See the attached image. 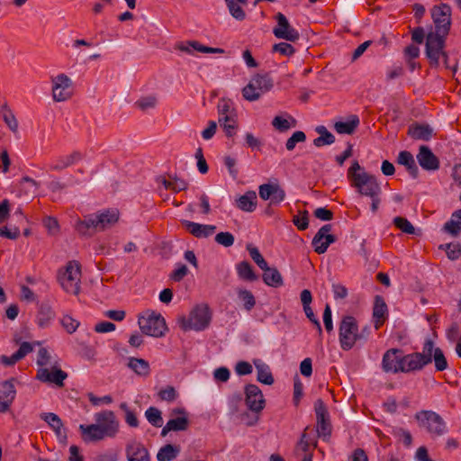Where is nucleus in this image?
<instances>
[{"label":"nucleus","mask_w":461,"mask_h":461,"mask_svg":"<svg viewBox=\"0 0 461 461\" xmlns=\"http://www.w3.org/2000/svg\"><path fill=\"white\" fill-rule=\"evenodd\" d=\"M37 365L40 367H53L59 366V359L50 355L47 348H41L38 351Z\"/></svg>","instance_id":"obj_38"},{"label":"nucleus","mask_w":461,"mask_h":461,"mask_svg":"<svg viewBox=\"0 0 461 461\" xmlns=\"http://www.w3.org/2000/svg\"><path fill=\"white\" fill-rule=\"evenodd\" d=\"M33 350V347L29 342H23L20 345L19 349L14 353V357L16 359H23L25 356L31 353Z\"/></svg>","instance_id":"obj_60"},{"label":"nucleus","mask_w":461,"mask_h":461,"mask_svg":"<svg viewBox=\"0 0 461 461\" xmlns=\"http://www.w3.org/2000/svg\"><path fill=\"white\" fill-rule=\"evenodd\" d=\"M445 36L442 33L429 32L427 35L426 41V54L429 59L430 63L433 65H438L440 57H445L444 44Z\"/></svg>","instance_id":"obj_13"},{"label":"nucleus","mask_w":461,"mask_h":461,"mask_svg":"<svg viewBox=\"0 0 461 461\" xmlns=\"http://www.w3.org/2000/svg\"><path fill=\"white\" fill-rule=\"evenodd\" d=\"M393 223L402 232L407 234H415V228L406 218L400 216L395 217L393 219Z\"/></svg>","instance_id":"obj_52"},{"label":"nucleus","mask_w":461,"mask_h":461,"mask_svg":"<svg viewBox=\"0 0 461 461\" xmlns=\"http://www.w3.org/2000/svg\"><path fill=\"white\" fill-rule=\"evenodd\" d=\"M119 220L116 209H107L78 220L75 225L76 230L83 236H92L97 231H103L113 227Z\"/></svg>","instance_id":"obj_3"},{"label":"nucleus","mask_w":461,"mask_h":461,"mask_svg":"<svg viewBox=\"0 0 461 461\" xmlns=\"http://www.w3.org/2000/svg\"><path fill=\"white\" fill-rule=\"evenodd\" d=\"M237 207L243 211L251 212L257 207V194L254 191H248L236 201Z\"/></svg>","instance_id":"obj_31"},{"label":"nucleus","mask_w":461,"mask_h":461,"mask_svg":"<svg viewBox=\"0 0 461 461\" xmlns=\"http://www.w3.org/2000/svg\"><path fill=\"white\" fill-rule=\"evenodd\" d=\"M387 314V306L382 296L376 295L373 309V318L375 319V328L378 330L384 323Z\"/></svg>","instance_id":"obj_30"},{"label":"nucleus","mask_w":461,"mask_h":461,"mask_svg":"<svg viewBox=\"0 0 461 461\" xmlns=\"http://www.w3.org/2000/svg\"><path fill=\"white\" fill-rule=\"evenodd\" d=\"M237 273L240 279L246 281H255L258 279L251 265L247 261H242L237 265Z\"/></svg>","instance_id":"obj_43"},{"label":"nucleus","mask_w":461,"mask_h":461,"mask_svg":"<svg viewBox=\"0 0 461 461\" xmlns=\"http://www.w3.org/2000/svg\"><path fill=\"white\" fill-rule=\"evenodd\" d=\"M359 120L357 116H353L348 122H337L334 124L335 131L339 134H352L357 129Z\"/></svg>","instance_id":"obj_42"},{"label":"nucleus","mask_w":461,"mask_h":461,"mask_svg":"<svg viewBox=\"0 0 461 461\" xmlns=\"http://www.w3.org/2000/svg\"><path fill=\"white\" fill-rule=\"evenodd\" d=\"M41 419L46 421L53 429L59 438H63L64 439L67 438L66 435L62 431V420L57 414L52 412L41 413Z\"/></svg>","instance_id":"obj_35"},{"label":"nucleus","mask_w":461,"mask_h":461,"mask_svg":"<svg viewBox=\"0 0 461 461\" xmlns=\"http://www.w3.org/2000/svg\"><path fill=\"white\" fill-rule=\"evenodd\" d=\"M127 366L138 375L148 376L149 375V364L143 358L130 357Z\"/></svg>","instance_id":"obj_34"},{"label":"nucleus","mask_w":461,"mask_h":461,"mask_svg":"<svg viewBox=\"0 0 461 461\" xmlns=\"http://www.w3.org/2000/svg\"><path fill=\"white\" fill-rule=\"evenodd\" d=\"M444 230L455 237L458 235L461 231V210L452 214L450 221L445 223Z\"/></svg>","instance_id":"obj_40"},{"label":"nucleus","mask_w":461,"mask_h":461,"mask_svg":"<svg viewBox=\"0 0 461 461\" xmlns=\"http://www.w3.org/2000/svg\"><path fill=\"white\" fill-rule=\"evenodd\" d=\"M62 327L68 332L69 334L74 333L77 328L79 327V321L70 315H65L62 317L61 321Z\"/></svg>","instance_id":"obj_54"},{"label":"nucleus","mask_w":461,"mask_h":461,"mask_svg":"<svg viewBox=\"0 0 461 461\" xmlns=\"http://www.w3.org/2000/svg\"><path fill=\"white\" fill-rule=\"evenodd\" d=\"M447 338L449 341L455 342L460 340L461 334L459 333V327L457 323H452L447 330Z\"/></svg>","instance_id":"obj_63"},{"label":"nucleus","mask_w":461,"mask_h":461,"mask_svg":"<svg viewBox=\"0 0 461 461\" xmlns=\"http://www.w3.org/2000/svg\"><path fill=\"white\" fill-rule=\"evenodd\" d=\"M314 410L317 419V434L323 440H329L331 435V424L329 420V414L322 400L318 399L314 403Z\"/></svg>","instance_id":"obj_15"},{"label":"nucleus","mask_w":461,"mask_h":461,"mask_svg":"<svg viewBox=\"0 0 461 461\" xmlns=\"http://www.w3.org/2000/svg\"><path fill=\"white\" fill-rule=\"evenodd\" d=\"M211 321V314L207 305H197L189 314L188 318L183 317L179 321L180 328L185 330H203Z\"/></svg>","instance_id":"obj_7"},{"label":"nucleus","mask_w":461,"mask_h":461,"mask_svg":"<svg viewBox=\"0 0 461 461\" xmlns=\"http://www.w3.org/2000/svg\"><path fill=\"white\" fill-rule=\"evenodd\" d=\"M313 214L317 219L321 221H331L333 219V212L325 207L317 208Z\"/></svg>","instance_id":"obj_62"},{"label":"nucleus","mask_w":461,"mask_h":461,"mask_svg":"<svg viewBox=\"0 0 461 461\" xmlns=\"http://www.w3.org/2000/svg\"><path fill=\"white\" fill-rule=\"evenodd\" d=\"M253 364L257 370V380L261 384L272 385L275 379L269 366L264 363L261 359H254Z\"/></svg>","instance_id":"obj_28"},{"label":"nucleus","mask_w":461,"mask_h":461,"mask_svg":"<svg viewBox=\"0 0 461 461\" xmlns=\"http://www.w3.org/2000/svg\"><path fill=\"white\" fill-rule=\"evenodd\" d=\"M20 235V230L16 226L2 227L0 228V236L5 237L10 240H16Z\"/></svg>","instance_id":"obj_59"},{"label":"nucleus","mask_w":461,"mask_h":461,"mask_svg":"<svg viewBox=\"0 0 461 461\" xmlns=\"http://www.w3.org/2000/svg\"><path fill=\"white\" fill-rule=\"evenodd\" d=\"M351 185L357 189V193L371 199V210L375 213L377 212L381 203L382 188L376 177L371 174L357 177Z\"/></svg>","instance_id":"obj_4"},{"label":"nucleus","mask_w":461,"mask_h":461,"mask_svg":"<svg viewBox=\"0 0 461 461\" xmlns=\"http://www.w3.org/2000/svg\"><path fill=\"white\" fill-rule=\"evenodd\" d=\"M316 131L320 134V136L313 140V145L316 147H322L325 145H331L335 141L334 135L330 132L326 127L318 126L316 128Z\"/></svg>","instance_id":"obj_41"},{"label":"nucleus","mask_w":461,"mask_h":461,"mask_svg":"<svg viewBox=\"0 0 461 461\" xmlns=\"http://www.w3.org/2000/svg\"><path fill=\"white\" fill-rule=\"evenodd\" d=\"M331 230V224H325L318 230V232L313 237L312 244L316 253H325L329 246L336 241V237L332 234H330Z\"/></svg>","instance_id":"obj_20"},{"label":"nucleus","mask_w":461,"mask_h":461,"mask_svg":"<svg viewBox=\"0 0 461 461\" xmlns=\"http://www.w3.org/2000/svg\"><path fill=\"white\" fill-rule=\"evenodd\" d=\"M238 297L243 302V306L248 312L251 311L256 305V299L253 294L249 290L239 289Z\"/></svg>","instance_id":"obj_46"},{"label":"nucleus","mask_w":461,"mask_h":461,"mask_svg":"<svg viewBox=\"0 0 461 461\" xmlns=\"http://www.w3.org/2000/svg\"><path fill=\"white\" fill-rule=\"evenodd\" d=\"M95 424L79 426L85 442L100 441L105 438H114L119 432L120 423L112 411H103L95 414Z\"/></svg>","instance_id":"obj_1"},{"label":"nucleus","mask_w":461,"mask_h":461,"mask_svg":"<svg viewBox=\"0 0 461 461\" xmlns=\"http://www.w3.org/2000/svg\"><path fill=\"white\" fill-rule=\"evenodd\" d=\"M179 453V446L167 444L158 450L157 454V459L158 461H171L175 459Z\"/></svg>","instance_id":"obj_37"},{"label":"nucleus","mask_w":461,"mask_h":461,"mask_svg":"<svg viewBox=\"0 0 461 461\" xmlns=\"http://www.w3.org/2000/svg\"><path fill=\"white\" fill-rule=\"evenodd\" d=\"M3 121L5 122L7 128L14 133H18L19 130V122L14 114V113H9V114H4L2 116Z\"/></svg>","instance_id":"obj_57"},{"label":"nucleus","mask_w":461,"mask_h":461,"mask_svg":"<svg viewBox=\"0 0 461 461\" xmlns=\"http://www.w3.org/2000/svg\"><path fill=\"white\" fill-rule=\"evenodd\" d=\"M252 365L247 361H240L236 364L235 371L239 375H246L252 373Z\"/></svg>","instance_id":"obj_61"},{"label":"nucleus","mask_w":461,"mask_h":461,"mask_svg":"<svg viewBox=\"0 0 461 461\" xmlns=\"http://www.w3.org/2000/svg\"><path fill=\"white\" fill-rule=\"evenodd\" d=\"M83 158L84 155L82 152L75 150L68 155L59 157L55 161L50 164L49 167L51 171L60 172L68 167L78 163L83 159Z\"/></svg>","instance_id":"obj_25"},{"label":"nucleus","mask_w":461,"mask_h":461,"mask_svg":"<svg viewBox=\"0 0 461 461\" xmlns=\"http://www.w3.org/2000/svg\"><path fill=\"white\" fill-rule=\"evenodd\" d=\"M68 374L61 370L59 365L53 367H39L36 378L47 384H55L58 387L64 385V381L67 379Z\"/></svg>","instance_id":"obj_17"},{"label":"nucleus","mask_w":461,"mask_h":461,"mask_svg":"<svg viewBox=\"0 0 461 461\" xmlns=\"http://www.w3.org/2000/svg\"><path fill=\"white\" fill-rule=\"evenodd\" d=\"M54 318L55 312L53 311L52 307L49 303H42L40 305L36 317V322L38 326L41 329L48 328Z\"/></svg>","instance_id":"obj_29"},{"label":"nucleus","mask_w":461,"mask_h":461,"mask_svg":"<svg viewBox=\"0 0 461 461\" xmlns=\"http://www.w3.org/2000/svg\"><path fill=\"white\" fill-rule=\"evenodd\" d=\"M145 416L148 421L154 427H161L163 423L161 411L156 407H149L145 411Z\"/></svg>","instance_id":"obj_48"},{"label":"nucleus","mask_w":461,"mask_h":461,"mask_svg":"<svg viewBox=\"0 0 461 461\" xmlns=\"http://www.w3.org/2000/svg\"><path fill=\"white\" fill-rule=\"evenodd\" d=\"M184 228L197 239H205L214 234L216 226L210 224H201L187 220L181 221Z\"/></svg>","instance_id":"obj_23"},{"label":"nucleus","mask_w":461,"mask_h":461,"mask_svg":"<svg viewBox=\"0 0 461 461\" xmlns=\"http://www.w3.org/2000/svg\"><path fill=\"white\" fill-rule=\"evenodd\" d=\"M218 121L223 128L228 137L234 135V131L238 127L237 113L232 103L229 99L221 98L218 102Z\"/></svg>","instance_id":"obj_10"},{"label":"nucleus","mask_w":461,"mask_h":461,"mask_svg":"<svg viewBox=\"0 0 461 461\" xmlns=\"http://www.w3.org/2000/svg\"><path fill=\"white\" fill-rule=\"evenodd\" d=\"M51 94L55 102H65L71 98L73 83L68 76L64 73L59 74L51 77Z\"/></svg>","instance_id":"obj_12"},{"label":"nucleus","mask_w":461,"mask_h":461,"mask_svg":"<svg viewBox=\"0 0 461 461\" xmlns=\"http://www.w3.org/2000/svg\"><path fill=\"white\" fill-rule=\"evenodd\" d=\"M422 358L417 353L402 356V350L391 348L383 356L382 368L385 373L393 374L418 371V367L423 364Z\"/></svg>","instance_id":"obj_2"},{"label":"nucleus","mask_w":461,"mask_h":461,"mask_svg":"<svg viewBox=\"0 0 461 461\" xmlns=\"http://www.w3.org/2000/svg\"><path fill=\"white\" fill-rule=\"evenodd\" d=\"M15 389L13 381H4L0 384V412L9 411L15 398Z\"/></svg>","instance_id":"obj_26"},{"label":"nucleus","mask_w":461,"mask_h":461,"mask_svg":"<svg viewBox=\"0 0 461 461\" xmlns=\"http://www.w3.org/2000/svg\"><path fill=\"white\" fill-rule=\"evenodd\" d=\"M408 134L415 140H429L433 135V129L429 125L413 124L409 127Z\"/></svg>","instance_id":"obj_33"},{"label":"nucleus","mask_w":461,"mask_h":461,"mask_svg":"<svg viewBox=\"0 0 461 461\" xmlns=\"http://www.w3.org/2000/svg\"><path fill=\"white\" fill-rule=\"evenodd\" d=\"M234 240H235L234 236L230 232H228V231L219 232L215 236V241L218 244H220L225 248H229V247L232 246L234 243Z\"/></svg>","instance_id":"obj_58"},{"label":"nucleus","mask_w":461,"mask_h":461,"mask_svg":"<svg viewBox=\"0 0 461 461\" xmlns=\"http://www.w3.org/2000/svg\"><path fill=\"white\" fill-rule=\"evenodd\" d=\"M125 453L128 461H150L148 449L142 443L136 440L127 443Z\"/></svg>","instance_id":"obj_22"},{"label":"nucleus","mask_w":461,"mask_h":461,"mask_svg":"<svg viewBox=\"0 0 461 461\" xmlns=\"http://www.w3.org/2000/svg\"><path fill=\"white\" fill-rule=\"evenodd\" d=\"M265 284L272 287H280L283 285V277L276 267H270L263 274Z\"/></svg>","instance_id":"obj_39"},{"label":"nucleus","mask_w":461,"mask_h":461,"mask_svg":"<svg viewBox=\"0 0 461 461\" xmlns=\"http://www.w3.org/2000/svg\"><path fill=\"white\" fill-rule=\"evenodd\" d=\"M293 124L289 122V121L285 118H283L281 116H276L272 121V125L275 129L277 131L283 132L286 131L290 128L294 127L295 125V121L292 119Z\"/></svg>","instance_id":"obj_53"},{"label":"nucleus","mask_w":461,"mask_h":461,"mask_svg":"<svg viewBox=\"0 0 461 461\" xmlns=\"http://www.w3.org/2000/svg\"><path fill=\"white\" fill-rule=\"evenodd\" d=\"M416 419L420 426L425 428L430 434L441 436L447 431L446 423L443 419L432 411H421L416 414Z\"/></svg>","instance_id":"obj_11"},{"label":"nucleus","mask_w":461,"mask_h":461,"mask_svg":"<svg viewBox=\"0 0 461 461\" xmlns=\"http://www.w3.org/2000/svg\"><path fill=\"white\" fill-rule=\"evenodd\" d=\"M397 162L403 165L413 178L418 177L419 168L411 152L406 150L401 151L398 155Z\"/></svg>","instance_id":"obj_32"},{"label":"nucleus","mask_w":461,"mask_h":461,"mask_svg":"<svg viewBox=\"0 0 461 461\" xmlns=\"http://www.w3.org/2000/svg\"><path fill=\"white\" fill-rule=\"evenodd\" d=\"M158 104V97L154 95H146L140 97L136 101L135 105L141 111H147L149 109H153L156 107Z\"/></svg>","instance_id":"obj_47"},{"label":"nucleus","mask_w":461,"mask_h":461,"mask_svg":"<svg viewBox=\"0 0 461 461\" xmlns=\"http://www.w3.org/2000/svg\"><path fill=\"white\" fill-rule=\"evenodd\" d=\"M431 16L435 24V32L447 35L451 25V7L447 4L434 6Z\"/></svg>","instance_id":"obj_14"},{"label":"nucleus","mask_w":461,"mask_h":461,"mask_svg":"<svg viewBox=\"0 0 461 461\" xmlns=\"http://www.w3.org/2000/svg\"><path fill=\"white\" fill-rule=\"evenodd\" d=\"M81 268L77 261H69L63 273L59 276V282L65 292L77 295L80 292Z\"/></svg>","instance_id":"obj_9"},{"label":"nucleus","mask_w":461,"mask_h":461,"mask_svg":"<svg viewBox=\"0 0 461 461\" xmlns=\"http://www.w3.org/2000/svg\"><path fill=\"white\" fill-rule=\"evenodd\" d=\"M272 51L278 52L283 56L290 57L295 52V50L290 43L280 42L273 45Z\"/></svg>","instance_id":"obj_55"},{"label":"nucleus","mask_w":461,"mask_h":461,"mask_svg":"<svg viewBox=\"0 0 461 461\" xmlns=\"http://www.w3.org/2000/svg\"><path fill=\"white\" fill-rule=\"evenodd\" d=\"M340 347L343 350L351 349L356 342L362 339L357 320L353 316H344L339 328Z\"/></svg>","instance_id":"obj_5"},{"label":"nucleus","mask_w":461,"mask_h":461,"mask_svg":"<svg viewBox=\"0 0 461 461\" xmlns=\"http://www.w3.org/2000/svg\"><path fill=\"white\" fill-rule=\"evenodd\" d=\"M158 396L162 401L171 402L177 398L178 393L173 386L167 385L158 392Z\"/></svg>","instance_id":"obj_56"},{"label":"nucleus","mask_w":461,"mask_h":461,"mask_svg":"<svg viewBox=\"0 0 461 461\" xmlns=\"http://www.w3.org/2000/svg\"><path fill=\"white\" fill-rule=\"evenodd\" d=\"M276 20V26L273 29V33L276 38L292 42L299 40L300 34L298 31L291 26L285 14L277 13Z\"/></svg>","instance_id":"obj_16"},{"label":"nucleus","mask_w":461,"mask_h":461,"mask_svg":"<svg viewBox=\"0 0 461 461\" xmlns=\"http://www.w3.org/2000/svg\"><path fill=\"white\" fill-rule=\"evenodd\" d=\"M250 80L256 86L260 95L268 92L273 87V79L268 74H257Z\"/></svg>","instance_id":"obj_36"},{"label":"nucleus","mask_w":461,"mask_h":461,"mask_svg":"<svg viewBox=\"0 0 461 461\" xmlns=\"http://www.w3.org/2000/svg\"><path fill=\"white\" fill-rule=\"evenodd\" d=\"M420 166L428 171H435L439 168V160L428 146H420L416 156Z\"/></svg>","instance_id":"obj_21"},{"label":"nucleus","mask_w":461,"mask_h":461,"mask_svg":"<svg viewBox=\"0 0 461 461\" xmlns=\"http://www.w3.org/2000/svg\"><path fill=\"white\" fill-rule=\"evenodd\" d=\"M446 253L450 260H456L461 256V249L452 243L446 244Z\"/></svg>","instance_id":"obj_64"},{"label":"nucleus","mask_w":461,"mask_h":461,"mask_svg":"<svg viewBox=\"0 0 461 461\" xmlns=\"http://www.w3.org/2000/svg\"><path fill=\"white\" fill-rule=\"evenodd\" d=\"M245 402L249 410L259 413L265 408V399L259 387L253 384L245 386Z\"/></svg>","instance_id":"obj_18"},{"label":"nucleus","mask_w":461,"mask_h":461,"mask_svg":"<svg viewBox=\"0 0 461 461\" xmlns=\"http://www.w3.org/2000/svg\"><path fill=\"white\" fill-rule=\"evenodd\" d=\"M190 47L193 48L194 50H197L202 53H218V54L224 53L223 49L207 47V46L202 45L200 42H198L196 41H188L186 44L178 43L176 46V49L179 50L180 51H183V52L192 53Z\"/></svg>","instance_id":"obj_27"},{"label":"nucleus","mask_w":461,"mask_h":461,"mask_svg":"<svg viewBox=\"0 0 461 461\" xmlns=\"http://www.w3.org/2000/svg\"><path fill=\"white\" fill-rule=\"evenodd\" d=\"M225 2L232 17L239 21L245 19L246 14L242 9L244 5H240L237 0H225Z\"/></svg>","instance_id":"obj_44"},{"label":"nucleus","mask_w":461,"mask_h":461,"mask_svg":"<svg viewBox=\"0 0 461 461\" xmlns=\"http://www.w3.org/2000/svg\"><path fill=\"white\" fill-rule=\"evenodd\" d=\"M417 355L421 356L423 358V364L418 367V370H421L424 366L434 361L435 368L437 371H444L448 367L447 358L441 348H436L433 340L427 339L422 347L421 352H416Z\"/></svg>","instance_id":"obj_8"},{"label":"nucleus","mask_w":461,"mask_h":461,"mask_svg":"<svg viewBox=\"0 0 461 461\" xmlns=\"http://www.w3.org/2000/svg\"><path fill=\"white\" fill-rule=\"evenodd\" d=\"M170 415L172 418L168 420V428H172L173 431H185L188 429L190 421L185 408H174Z\"/></svg>","instance_id":"obj_24"},{"label":"nucleus","mask_w":461,"mask_h":461,"mask_svg":"<svg viewBox=\"0 0 461 461\" xmlns=\"http://www.w3.org/2000/svg\"><path fill=\"white\" fill-rule=\"evenodd\" d=\"M138 324L144 334L155 338L164 336L167 330L165 319L161 314L149 311L139 316Z\"/></svg>","instance_id":"obj_6"},{"label":"nucleus","mask_w":461,"mask_h":461,"mask_svg":"<svg viewBox=\"0 0 461 461\" xmlns=\"http://www.w3.org/2000/svg\"><path fill=\"white\" fill-rule=\"evenodd\" d=\"M368 173L359 165V163L355 160L353 161L351 167L348 170V177L353 182L357 181V177H363V176L367 175Z\"/></svg>","instance_id":"obj_49"},{"label":"nucleus","mask_w":461,"mask_h":461,"mask_svg":"<svg viewBox=\"0 0 461 461\" xmlns=\"http://www.w3.org/2000/svg\"><path fill=\"white\" fill-rule=\"evenodd\" d=\"M308 429V427L305 428L304 432L302 434L300 440L297 442L295 447H294V455L297 456H300L302 455H307L309 454V448L311 445V441L309 439V437L306 433V430Z\"/></svg>","instance_id":"obj_45"},{"label":"nucleus","mask_w":461,"mask_h":461,"mask_svg":"<svg viewBox=\"0 0 461 461\" xmlns=\"http://www.w3.org/2000/svg\"><path fill=\"white\" fill-rule=\"evenodd\" d=\"M258 194L261 199L270 200V205H276L285 198V192L278 183H267L259 185Z\"/></svg>","instance_id":"obj_19"},{"label":"nucleus","mask_w":461,"mask_h":461,"mask_svg":"<svg viewBox=\"0 0 461 461\" xmlns=\"http://www.w3.org/2000/svg\"><path fill=\"white\" fill-rule=\"evenodd\" d=\"M305 140H306L305 133L302 131H296L286 140L285 148L288 151H292L294 149L297 143L304 142Z\"/></svg>","instance_id":"obj_51"},{"label":"nucleus","mask_w":461,"mask_h":461,"mask_svg":"<svg viewBox=\"0 0 461 461\" xmlns=\"http://www.w3.org/2000/svg\"><path fill=\"white\" fill-rule=\"evenodd\" d=\"M242 96L244 99L249 102L257 101L260 98L258 90L256 86L250 80L247 86L242 88Z\"/></svg>","instance_id":"obj_50"}]
</instances>
